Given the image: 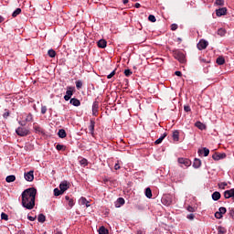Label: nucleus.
I'll return each mask as SVG.
<instances>
[{
  "label": "nucleus",
  "mask_w": 234,
  "mask_h": 234,
  "mask_svg": "<svg viewBox=\"0 0 234 234\" xmlns=\"http://www.w3.org/2000/svg\"><path fill=\"white\" fill-rule=\"evenodd\" d=\"M125 204V199L123 197H118L115 201V207H122Z\"/></svg>",
  "instance_id": "nucleus-18"
},
{
  "label": "nucleus",
  "mask_w": 234,
  "mask_h": 234,
  "mask_svg": "<svg viewBox=\"0 0 234 234\" xmlns=\"http://www.w3.org/2000/svg\"><path fill=\"white\" fill-rule=\"evenodd\" d=\"M1 219H2V220H8V216H7V214L5 213V212H2V213H1Z\"/></svg>",
  "instance_id": "nucleus-45"
},
{
  "label": "nucleus",
  "mask_w": 234,
  "mask_h": 234,
  "mask_svg": "<svg viewBox=\"0 0 234 234\" xmlns=\"http://www.w3.org/2000/svg\"><path fill=\"white\" fill-rule=\"evenodd\" d=\"M228 215L230 217V218H232V220H234V208L233 207L229 208Z\"/></svg>",
  "instance_id": "nucleus-37"
},
{
  "label": "nucleus",
  "mask_w": 234,
  "mask_h": 234,
  "mask_svg": "<svg viewBox=\"0 0 234 234\" xmlns=\"http://www.w3.org/2000/svg\"><path fill=\"white\" fill-rule=\"evenodd\" d=\"M18 123L21 125V127H25V125H27V121H20Z\"/></svg>",
  "instance_id": "nucleus-56"
},
{
  "label": "nucleus",
  "mask_w": 234,
  "mask_h": 234,
  "mask_svg": "<svg viewBox=\"0 0 234 234\" xmlns=\"http://www.w3.org/2000/svg\"><path fill=\"white\" fill-rule=\"evenodd\" d=\"M56 149H57V151H65V149H67V147L63 144H57Z\"/></svg>",
  "instance_id": "nucleus-39"
},
{
  "label": "nucleus",
  "mask_w": 234,
  "mask_h": 234,
  "mask_svg": "<svg viewBox=\"0 0 234 234\" xmlns=\"http://www.w3.org/2000/svg\"><path fill=\"white\" fill-rule=\"evenodd\" d=\"M25 121L26 122H34V115H32V113H28Z\"/></svg>",
  "instance_id": "nucleus-40"
},
{
  "label": "nucleus",
  "mask_w": 234,
  "mask_h": 234,
  "mask_svg": "<svg viewBox=\"0 0 234 234\" xmlns=\"http://www.w3.org/2000/svg\"><path fill=\"white\" fill-rule=\"evenodd\" d=\"M228 14V8L221 7L216 10V15L218 17H222V16H226Z\"/></svg>",
  "instance_id": "nucleus-10"
},
{
  "label": "nucleus",
  "mask_w": 234,
  "mask_h": 234,
  "mask_svg": "<svg viewBox=\"0 0 234 234\" xmlns=\"http://www.w3.org/2000/svg\"><path fill=\"white\" fill-rule=\"evenodd\" d=\"M79 204H80V206H86V207H90V204H89V200H87V198H85L84 197H81L79 199Z\"/></svg>",
  "instance_id": "nucleus-17"
},
{
  "label": "nucleus",
  "mask_w": 234,
  "mask_h": 234,
  "mask_svg": "<svg viewBox=\"0 0 234 234\" xmlns=\"http://www.w3.org/2000/svg\"><path fill=\"white\" fill-rule=\"evenodd\" d=\"M16 133L18 136H28V134H30V131L25 127H18L16 129Z\"/></svg>",
  "instance_id": "nucleus-5"
},
{
  "label": "nucleus",
  "mask_w": 234,
  "mask_h": 234,
  "mask_svg": "<svg viewBox=\"0 0 234 234\" xmlns=\"http://www.w3.org/2000/svg\"><path fill=\"white\" fill-rule=\"evenodd\" d=\"M5 182H7V184H11V182H16V176L14 175L7 176L5 177Z\"/></svg>",
  "instance_id": "nucleus-27"
},
{
  "label": "nucleus",
  "mask_w": 234,
  "mask_h": 234,
  "mask_svg": "<svg viewBox=\"0 0 234 234\" xmlns=\"http://www.w3.org/2000/svg\"><path fill=\"white\" fill-rule=\"evenodd\" d=\"M133 74V71H131V69H125L124 70V76H126V78H129V76H131Z\"/></svg>",
  "instance_id": "nucleus-46"
},
{
  "label": "nucleus",
  "mask_w": 234,
  "mask_h": 234,
  "mask_svg": "<svg viewBox=\"0 0 234 234\" xmlns=\"http://www.w3.org/2000/svg\"><path fill=\"white\" fill-rule=\"evenodd\" d=\"M35 133H37V134H43L45 133V131L43 130V128H41V126L39 125H35L33 127Z\"/></svg>",
  "instance_id": "nucleus-24"
},
{
  "label": "nucleus",
  "mask_w": 234,
  "mask_h": 234,
  "mask_svg": "<svg viewBox=\"0 0 234 234\" xmlns=\"http://www.w3.org/2000/svg\"><path fill=\"white\" fill-rule=\"evenodd\" d=\"M24 177H25V180H27V182H34V170H30L29 172H25Z\"/></svg>",
  "instance_id": "nucleus-7"
},
{
  "label": "nucleus",
  "mask_w": 234,
  "mask_h": 234,
  "mask_svg": "<svg viewBox=\"0 0 234 234\" xmlns=\"http://www.w3.org/2000/svg\"><path fill=\"white\" fill-rule=\"evenodd\" d=\"M184 111H185V112H191V107L189 105H185Z\"/></svg>",
  "instance_id": "nucleus-49"
},
{
  "label": "nucleus",
  "mask_w": 234,
  "mask_h": 234,
  "mask_svg": "<svg viewBox=\"0 0 234 234\" xmlns=\"http://www.w3.org/2000/svg\"><path fill=\"white\" fill-rule=\"evenodd\" d=\"M48 56H49V58H56V51L54 49H49L48 51Z\"/></svg>",
  "instance_id": "nucleus-35"
},
{
  "label": "nucleus",
  "mask_w": 234,
  "mask_h": 234,
  "mask_svg": "<svg viewBox=\"0 0 234 234\" xmlns=\"http://www.w3.org/2000/svg\"><path fill=\"white\" fill-rule=\"evenodd\" d=\"M165 136H167L166 133H163L157 140H155V145H160V144H162V142H164V140L165 139Z\"/></svg>",
  "instance_id": "nucleus-22"
},
{
  "label": "nucleus",
  "mask_w": 234,
  "mask_h": 234,
  "mask_svg": "<svg viewBox=\"0 0 234 234\" xmlns=\"http://www.w3.org/2000/svg\"><path fill=\"white\" fill-rule=\"evenodd\" d=\"M218 212L224 217V215H226V213L228 212V209L225 207H220Z\"/></svg>",
  "instance_id": "nucleus-33"
},
{
  "label": "nucleus",
  "mask_w": 234,
  "mask_h": 234,
  "mask_svg": "<svg viewBox=\"0 0 234 234\" xmlns=\"http://www.w3.org/2000/svg\"><path fill=\"white\" fill-rule=\"evenodd\" d=\"M80 165H82V167H87V165H89V161L85 158H82L80 161Z\"/></svg>",
  "instance_id": "nucleus-34"
},
{
  "label": "nucleus",
  "mask_w": 234,
  "mask_h": 234,
  "mask_svg": "<svg viewBox=\"0 0 234 234\" xmlns=\"http://www.w3.org/2000/svg\"><path fill=\"white\" fill-rule=\"evenodd\" d=\"M100 109V102L98 101H93L92 104V116H98V110Z\"/></svg>",
  "instance_id": "nucleus-9"
},
{
  "label": "nucleus",
  "mask_w": 234,
  "mask_h": 234,
  "mask_svg": "<svg viewBox=\"0 0 234 234\" xmlns=\"http://www.w3.org/2000/svg\"><path fill=\"white\" fill-rule=\"evenodd\" d=\"M27 220H30V222H34V220H36V216L35 217L27 216Z\"/></svg>",
  "instance_id": "nucleus-55"
},
{
  "label": "nucleus",
  "mask_w": 234,
  "mask_h": 234,
  "mask_svg": "<svg viewBox=\"0 0 234 234\" xmlns=\"http://www.w3.org/2000/svg\"><path fill=\"white\" fill-rule=\"evenodd\" d=\"M70 105H73V107H80L81 105V101L78 100L77 98H71L69 99Z\"/></svg>",
  "instance_id": "nucleus-16"
},
{
  "label": "nucleus",
  "mask_w": 234,
  "mask_h": 234,
  "mask_svg": "<svg viewBox=\"0 0 234 234\" xmlns=\"http://www.w3.org/2000/svg\"><path fill=\"white\" fill-rule=\"evenodd\" d=\"M186 209H187V211H189V213H195V207H193L191 206H188Z\"/></svg>",
  "instance_id": "nucleus-52"
},
{
  "label": "nucleus",
  "mask_w": 234,
  "mask_h": 234,
  "mask_svg": "<svg viewBox=\"0 0 234 234\" xmlns=\"http://www.w3.org/2000/svg\"><path fill=\"white\" fill-rule=\"evenodd\" d=\"M75 85H76L78 90H80V89H81V87H83V81H81V80H77V81L75 82Z\"/></svg>",
  "instance_id": "nucleus-38"
},
{
  "label": "nucleus",
  "mask_w": 234,
  "mask_h": 234,
  "mask_svg": "<svg viewBox=\"0 0 234 234\" xmlns=\"http://www.w3.org/2000/svg\"><path fill=\"white\" fill-rule=\"evenodd\" d=\"M216 63L218 65H224V63H226V58H224V57H218L217 59H216Z\"/></svg>",
  "instance_id": "nucleus-28"
},
{
  "label": "nucleus",
  "mask_w": 234,
  "mask_h": 234,
  "mask_svg": "<svg viewBox=\"0 0 234 234\" xmlns=\"http://www.w3.org/2000/svg\"><path fill=\"white\" fill-rule=\"evenodd\" d=\"M198 156H209V149L203 147V149H198L197 151Z\"/></svg>",
  "instance_id": "nucleus-13"
},
{
  "label": "nucleus",
  "mask_w": 234,
  "mask_h": 234,
  "mask_svg": "<svg viewBox=\"0 0 234 234\" xmlns=\"http://www.w3.org/2000/svg\"><path fill=\"white\" fill-rule=\"evenodd\" d=\"M175 74H176V76L180 77V76H182V71H176Z\"/></svg>",
  "instance_id": "nucleus-59"
},
{
  "label": "nucleus",
  "mask_w": 234,
  "mask_h": 234,
  "mask_svg": "<svg viewBox=\"0 0 234 234\" xmlns=\"http://www.w3.org/2000/svg\"><path fill=\"white\" fill-rule=\"evenodd\" d=\"M36 195H37L36 187H29L22 192V206L26 209H32L36 207Z\"/></svg>",
  "instance_id": "nucleus-1"
},
{
  "label": "nucleus",
  "mask_w": 234,
  "mask_h": 234,
  "mask_svg": "<svg viewBox=\"0 0 234 234\" xmlns=\"http://www.w3.org/2000/svg\"><path fill=\"white\" fill-rule=\"evenodd\" d=\"M70 186H69V181L64 180L59 184V189L65 193Z\"/></svg>",
  "instance_id": "nucleus-11"
},
{
  "label": "nucleus",
  "mask_w": 234,
  "mask_h": 234,
  "mask_svg": "<svg viewBox=\"0 0 234 234\" xmlns=\"http://www.w3.org/2000/svg\"><path fill=\"white\" fill-rule=\"evenodd\" d=\"M3 21H5V18L2 16H0V23H3Z\"/></svg>",
  "instance_id": "nucleus-63"
},
{
  "label": "nucleus",
  "mask_w": 234,
  "mask_h": 234,
  "mask_svg": "<svg viewBox=\"0 0 234 234\" xmlns=\"http://www.w3.org/2000/svg\"><path fill=\"white\" fill-rule=\"evenodd\" d=\"M222 197V195H220V192L218 191H215L213 194H212V200H214V202H217L218 200H220V197Z\"/></svg>",
  "instance_id": "nucleus-21"
},
{
  "label": "nucleus",
  "mask_w": 234,
  "mask_h": 234,
  "mask_svg": "<svg viewBox=\"0 0 234 234\" xmlns=\"http://www.w3.org/2000/svg\"><path fill=\"white\" fill-rule=\"evenodd\" d=\"M74 90H76L75 87L68 86L66 95L64 96L65 101H69V100H72V96L74 95Z\"/></svg>",
  "instance_id": "nucleus-3"
},
{
  "label": "nucleus",
  "mask_w": 234,
  "mask_h": 234,
  "mask_svg": "<svg viewBox=\"0 0 234 234\" xmlns=\"http://www.w3.org/2000/svg\"><path fill=\"white\" fill-rule=\"evenodd\" d=\"M148 21H150L151 23H156V16H154V15H149Z\"/></svg>",
  "instance_id": "nucleus-41"
},
{
  "label": "nucleus",
  "mask_w": 234,
  "mask_h": 234,
  "mask_svg": "<svg viewBox=\"0 0 234 234\" xmlns=\"http://www.w3.org/2000/svg\"><path fill=\"white\" fill-rule=\"evenodd\" d=\"M121 168V166H120V164H115V165H114V169H115V171H118V169H120Z\"/></svg>",
  "instance_id": "nucleus-57"
},
{
  "label": "nucleus",
  "mask_w": 234,
  "mask_h": 234,
  "mask_svg": "<svg viewBox=\"0 0 234 234\" xmlns=\"http://www.w3.org/2000/svg\"><path fill=\"white\" fill-rule=\"evenodd\" d=\"M53 193L55 197H59L60 195H63L64 192L61 191V188H54Z\"/></svg>",
  "instance_id": "nucleus-31"
},
{
  "label": "nucleus",
  "mask_w": 234,
  "mask_h": 234,
  "mask_svg": "<svg viewBox=\"0 0 234 234\" xmlns=\"http://www.w3.org/2000/svg\"><path fill=\"white\" fill-rule=\"evenodd\" d=\"M41 114H47V106H41Z\"/></svg>",
  "instance_id": "nucleus-51"
},
{
  "label": "nucleus",
  "mask_w": 234,
  "mask_h": 234,
  "mask_svg": "<svg viewBox=\"0 0 234 234\" xmlns=\"http://www.w3.org/2000/svg\"><path fill=\"white\" fill-rule=\"evenodd\" d=\"M47 220V217L44 214H39L37 217V221L43 224Z\"/></svg>",
  "instance_id": "nucleus-29"
},
{
  "label": "nucleus",
  "mask_w": 234,
  "mask_h": 234,
  "mask_svg": "<svg viewBox=\"0 0 234 234\" xmlns=\"http://www.w3.org/2000/svg\"><path fill=\"white\" fill-rule=\"evenodd\" d=\"M207 45H209V42H207V40L201 39L197 43V48L198 50H205V48H207Z\"/></svg>",
  "instance_id": "nucleus-8"
},
{
  "label": "nucleus",
  "mask_w": 234,
  "mask_h": 234,
  "mask_svg": "<svg viewBox=\"0 0 234 234\" xmlns=\"http://www.w3.org/2000/svg\"><path fill=\"white\" fill-rule=\"evenodd\" d=\"M218 36H226V30L224 29V28H219L218 30Z\"/></svg>",
  "instance_id": "nucleus-42"
},
{
  "label": "nucleus",
  "mask_w": 234,
  "mask_h": 234,
  "mask_svg": "<svg viewBox=\"0 0 234 234\" xmlns=\"http://www.w3.org/2000/svg\"><path fill=\"white\" fill-rule=\"evenodd\" d=\"M136 234H145L144 230L139 229L136 231Z\"/></svg>",
  "instance_id": "nucleus-58"
},
{
  "label": "nucleus",
  "mask_w": 234,
  "mask_h": 234,
  "mask_svg": "<svg viewBox=\"0 0 234 234\" xmlns=\"http://www.w3.org/2000/svg\"><path fill=\"white\" fill-rule=\"evenodd\" d=\"M216 5L218 6H224V0H216Z\"/></svg>",
  "instance_id": "nucleus-48"
},
{
  "label": "nucleus",
  "mask_w": 234,
  "mask_h": 234,
  "mask_svg": "<svg viewBox=\"0 0 234 234\" xmlns=\"http://www.w3.org/2000/svg\"><path fill=\"white\" fill-rule=\"evenodd\" d=\"M186 218H187L188 220H195V214H188V215L186 216Z\"/></svg>",
  "instance_id": "nucleus-50"
},
{
  "label": "nucleus",
  "mask_w": 234,
  "mask_h": 234,
  "mask_svg": "<svg viewBox=\"0 0 234 234\" xmlns=\"http://www.w3.org/2000/svg\"><path fill=\"white\" fill-rule=\"evenodd\" d=\"M212 158L216 162H218V160H224V158H226V154H214Z\"/></svg>",
  "instance_id": "nucleus-15"
},
{
  "label": "nucleus",
  "mask_w": 234,
  "mask_h": 234,
  "mask_svg": "<svg viewBox=\"0 0 234 234\" xmlns=\"http://www.w3.org/2000/svg\"><path fill=\"white\" fill-rule=\"evenodd\" d=\"M172 138H173L174 142H179V140H180V132H178V130H176L173 133Z\"/></svg>",
  "instance_id": "nucleus-23"
},
{
  "label": "nucleus",
  "mask_w": 234,
  "mask_h": 234,
  "mask_svg": "<svg viewBox=\"0 0 234 234\" xmlns=\"http://www.w3.org/2000/svg\"><path fill=\"white\" fill-rule=\"evenodd\" d=\"M173 56L175 59H177L179 63H186L187 59L186 58V51H182L180 49H175L173 50Z\"/></svg>",
  "instance_id": "nucleus-2"
},
{
  "label": "nucleus",
  "mask_w": 234,
  "mask_h": 234,
  "mask_svg": "<svg viewBox=\"0 0 234 234\" xmlns=\"http://www.w3.org/2000/svg\"><path fill=\"white\" fill-rule=\"evenodd\" d=\"M195 127H197V129H199V131H206V124H204L200 121L196 122Z\"/></svg>",
  "instance_id": "nucleus-20"
},
{
  "label": "nucleus",
  "mask_w": 234,
  "mask_h": 234,
  "mask_svg": "<svg viewBox=\"0 0 234 234\" xmlns=\"http://www.w3.org/2000/svg\"><path fill=\"white\" fill-rule=\"evenodd\" d=\"M116 74V69L112 70L108 76L107 79L111 80L112 78H113V76Z\"/></svg>",
  "instance_id": "nucleus-47"
},
{
  "label": "nucleus",
  "mask_w": 234,
  "mask_h": 234,
  "mask_svg": "<svg viewBox=\"0 0 234 234\" xmlns=\"http://www.w3.org/2000/svg\"><path fill=\"white\" fill-rule=\"evenodd\" d=\"M8 116H10V112H5L4 114H3V118H5V120H6V118H8Z\"/></svg>",
  "instance_id": "nucleus-54"
},
{
  "label": "nucleus",
  "mask_w": 234,
  "mask_h": 234,
  "mask_svg": "<svg viewBox=\"0 0 234 234\" xmlns=\"http://www.w3.org/2000/svg\"><path fill=\"white\" fill-rule=\"evenodd\" d=\"M177 28H178V25H176V24L171 25V30L175 31V30H177Z\"/></svg>",
  "instance_id": "nucleus-53"
},
{
  "label": "nucleus",
  "mask_w": 234,
  "mask_h": 234,
  "mask_svg": "<svg viewBox=\"0 0 234 234\" xmlns=\"http://www.w3.org/2000/svg\"><path fill=\"white\" fill-rule=\"evenodd\" d=\"M94 127H96V121L91 119L90 121V125L88 127V129L90 131V134H91V136H94Z\"/></svg>",
  "instance_id": "nucleus-12"
},
{
  "label": "nucleus",
  "mask_w": 234,
  "mask_h": 234,
  "mask_svg": "<svg viewBox=\"0 0 234 234\" xmlns=\"http://www.w3.org/2000/svg\"><path fill=\"white\" fill-rule=\"evenodd\" d=\"M97 46H98L99 48H107V40L100 39L97 42Z\"/></svg>",
  "instance_id": "nucleus-19"
},
{
  "label": "nucleus",
  "mask_w": 234,
  "mask_h": 234,
  "mask_svg": "<svg viewBox=\"0 0 234 234\" xmlns=\"http://www.w3.org/2000/svg\"><path fill=\"white\" fill-rule=\"evenodd\" d=\"M70 199H71L70 197H69V196L65 197V200H67V202H69Z\"/></svg>",
  "instance_id": "nucleus-60"
},
{
  "label": "nucleus",
  "mask_w": 234,
  "mask_h": 234,
  "mask_svg": "<svg viewBox=\"0 0 234 234\" xmlns=\"http://www.w3.org/2000/svg\"><path fill=\"white\" fill-rule=\"evenodd\" d=\"M123 5H127L129 3V0H122Z\"/></svg>",
  "instance_id": "nucleus-64"
},
{
  "label": "nucleus",
  "mask_w": 234,
  "mask_h": 234,
  "mask_svg": "<svg viewBox=\"0 0 234 234\" xmlns=\"http://www.w3.org/2000/svg\"><path fill=\"white\" fill-rule=\"evenodd\" d=\"M76 203L74 202V198H71L70 200L68 201V205L69 206V208L72 209L74 207V205Z\"/></svg>",
  "instance_id": "nucleus-43"
},
{
  "label": "nucleus",
  "mask_w": 234,
  "mask_h": 234,
  "mask_svg": "<svg viewBox=\"0 0 234 234\" xmlns=\"http://www.w3.org/2000/svg\"><path fill=\"white\" fill-rule=\"evenodd\" d=\"M55 234H63V232H61L60 230H56Z\"/></svg>",
  "instance_id": "nucleus-62"
},
{
  "label": "nucleus",
  "mask_w": 234,
  "mask_h": 234,
  "mask_svg": "<svg viewBox=\"0 0 234 234\" xmlns=\"http://www.w3.org/2000/svg\"><path fill=\"white\" fill-rule=\"evenodd\" d=\"M227 233V230H226V228L224 227H218V234H226Z\"/></svg>",
  "instance_id": "nucleus-32"
},
{
  "label": "nucleus",
  "mask_w": 234,
  "mask_h": 234,
  "mask_svg": "<svg viewBox=\"0 0 234 234\" xmlns=\"http://www.w3.org/2000/svg\"><path fill=\"white\" fill-rule=\"evenodd\" d=\"M178 164H180L181 167H191V160L184 157H179L177 159Z\"/></svg>",
  "instance_id": "nucleus-4"
},
{
  "label": "nucleus",
  "mask_w": 234,
  "mask_h": 234,
  "mask_svg": "<svg viewBox=\"0 0 234 234\" xmlns=\"http://www.w3.org/2000/svg\"><path fill=\"white\" fill-rule=\"evenodd\" d=\"M19 14H21V8H16L13 14H12V17H17V16H19Z\"/></svg>",
  "instance_id": "nucleus-36"
},
{
  "label": "nucleus",
  "mask_w": 234,
  "mask_h": 234,
  "mask_svg": "<svg viewBox=\"0 0 234 234\" xmlns=\"http://www.w3.org/2000/svg\"><path fill=\"white\" fill-rule=\"evenodd\" d=\"M58 138H67V132L65 131V129L58 130Z\"/></svg>",
  "instance_id": "nucleus-25"
},
{
  "label": "nucleus",
  "mask_w": 234,
  "mask_h": 234,
  "mask_svg": "<svg viewBox=\"0 0 234 234\" xmlns=\"http://www.w3.org/2000/svg\"><path fill=\"white\" fill-rule=\"evenodd\" d=\"M214 217H215V218L220 219V218H223L224 216L221 213H219L218 211H217L214 214Z\"/></svg>",
  "instance_id": "nucleus-44"
},
{
  "label": "nucleus",
  "mask_w": 234,
  "mask_h": 234,
  "mask_svg": "<svg viewBox=\"0 0 234 234\" xmlns=\"http://www.w3.org/2000/svg\"><path fill=\"white\" fill-rule=\"evenodd\" d=\"M99 234H109V229H105V227L101 226L99 228Z\"/></svg>",
  "instance_id": "nucleus-30"
},
{
  "label": "nucleus",
  "mask_w": 234,
  "mask_h": 234,
  "mask_svg": "<svg viewBox=\"0 0 234 234\" xmlns=\"http://www.w3.org/2000/svg\"><path fill=\"white\" fill-rule=\"evenodd\" d=\"M201 166H202V161L199 158H195L192 167H194V169H200Z\"/></svg>",
  "instance_id": "nucleus-14"
},
{
  "label": "nucleus",
  "mask_w": 234,
  "mask_h": 234,
  "mask_svg": "<svg viewBox=\"0 0 234 234\" xmlns=\"http://www.w3.org/2000/svg\"><path fill=\"white\" fill-rule=\"evenodd\" d=\"M144 195L146 198H153V191L150 187L145 188Z\"/></svg>",
  "instance_id": "nucleus-26"
},
{
  "label": "nucleus",
  "mask_w": 234,
  "mask_h": 234,
  "mask_svg": "<svg viewBox=\"0 0 234 234\" xmlns=\"http://www.w3.org/2000/svg\"><path fill=\"white\" fill-rule=\"evenodd\" d=\"M142 5L139 3L135 4V8H140Z\"/></svg>",
  "instance_id": "nucleus-61"
},
{
  "label": "nucleus",
  "mask_w": 234,
  "mask_h": 234,
  "mask_svg": "<svg viewBox=\"0 0 234 234\" xmlns=\"http://www.w3.org/2000/svg\"><path fill=\"white\" fill-rule=\"evenodd\" d=\"M161 202L164 204V206H171V204H173V199L171 198V196L165 195L161 198Z\"/></svg>",
  "instance_id": "nucleus-6"
}]
</instances>
